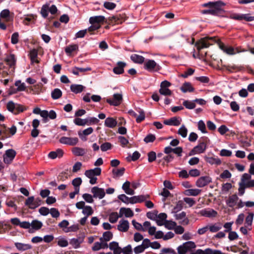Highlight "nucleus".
<instances>
[{
    "label": "nucleus",
    "mask_w": 254,
    "mask_h": 254,
    "mask_svg": "<svg viewBox=\"0 0 254 254\" xmlns=\"http://www.w3.org/2000/svg\"><path fill=\"white\" fill-rule=\"evenodd\" d=\"M225 3L221 0L210 1L203 4V7H208L209 9H204L201 13L204 14H211L215 16H222L225 13L223 9Z\"/></svg>",
    "instance_id": "f257e3e1"
},
{
    "label": "nucleus",
    "mask_w": 254,
    "mask_h": 254,
    "mask_svg": "<svg viewBox=\"0 0 254 254\" xmlns=\"http://www.w3.org/2000/svg\"><path fill=\"white\" fill-rule=\"evenodd\" d=\"M209 40L214 43H217L219 48L224 52L225 51L226 46L219 39L217 40L215 37H205L197 41L195 44L197 50L199 51L203 48L209 47L210 45H212V44L209 43Z\"/></svg>",
    "instance_id": "f03ea898"
},
{
    "label": "nucleus",
    "mask_w": 254,
    "mask_h": 254,
    "mask_svg": "<svg viewBox=\"0 0 254 254\" xmlns=\"http://www.w3.org/2000/svg\"><path fill=\"white\" fill-rule=\"evenodd\" d=\"M7 109L15 115H17L26 110L27 108L22 105L15 104L13 101H9L6 105Z\"/></svg>",
    "instance_id": "7ed1b4c3"
},
{
    "label": "nucleus",
    "mask_w": 254,
    "mask_h": 254,
    "mask_svg": "<svg viewBox=\"0 0 254 254\" xmlns=\"http://www.w3.org/2000/svg\"><path fill=\"white\" fill-rule=\"evenodd\" d=\"M144 68L150 72L159 71L161 67L153 60H146L144 63Z\"/></svg>",
    "instance_id": "20e7f679"
},
{
    "label": "nucleus",
    "mask_w": 254,
    "mask_h": 254,
    "mask_svg": "<svg viewBox=\"0 0 254 254\" xmlns=\"http://www.w3.org/2000/svg\"><path fill=\"white\" fill-rule=\"evenodd\" d=\"M196 247L193 242L188 241L179 246L177 248L178 254H185Z\"/></svg>",
    "instance_id": "39448f33"
},
{
    "label": "nucleus",
    "mask_w": 254,
    "mask_h": 254,
    "mask_svg": "<svg viewBox=\"0 0 254 254\" xmlns=\"http://www.w3.org/2000/svg\"><path fill=\"white\" fill-rule=\"evenodd\" d=\"M42 200L40 197L35 198L33 196L28 197L25 202V205L31 209H34L41 204Z\"/></svg>",
    "instance_id": "423d86ee"
},
{
    "label": "nucleus",
    "mask_w": 254,
    "mask_h": 254,
    "mask_svg": "<svg viewBox=\"0 0 254 254\" xmlns=\"http://www.w3.org/2000/svg\"><path fill=\"white\" fill-rule=\"evenodd\" d=\"M231 19L241 21L245 20L247 21H253L254 20V16H251L250 14H238L236 13H231L230 16Z\"/></svg>",
    "instance_id": "0eeeda50"
},
{
    "label": "nucleus",
    "mask_w": 254,
    "mask_h": 254,
    "mask_svg": "<svg viewBox=\"0 0 254 254\" xmlns=\"http://www.w3.org/2000/svg\"><path fill=\"white\" fill-rule=\"evenodd\" d=\"M123 95L121 93H116L113 96V98H108L106 102L111 106H118L123 101Z\"/></svg>",
    "instance_id": "6e6552de"
},
{
    "label": "nucleus",
    "mask_w": 254,
    "mask_h": 254,
    "mask_svg": "<svg viewBox=\"0 0 254 254\" xmlns=\"http://www.w3.org/2000/svg\"><path fill=\"white\" fill-rule=\"evenodd\" d=\"M16 154V151L9 149L5 151V155L3 156V160L5 163L9 164L13 160Z\"/></svg>",
    "instance_id": "1a4fd4ad"
},
{
    "label": "nucleus",
    "mask_w": 254,
    "mask_h": 254,
    "mask_svg": "<svg viewBox=\"0 0 254 254\" xmlns=\"http://www.w3.org/2000/svg\"><path fill=\"white\" fill-rule=\"evenodd\" d=\"M59 141L61 143L64 144L73 146L78 143V139L77 137H68L63 136L60 139Z\"/></svg>",
    "instance_id": "9d476101"
},
{
    "label": "nucleus",
    "mask_w": 254,
    "mask_h": 254,
    "mask_svg": "<svg viewBox=\"0 0 254 254\" xmlns=\"http://www.w3.org/2000/svg\"><path fill=\"white\" fill-rule=\"evenodd\" d=\"M212 179L208 176L200 177L196 182V186L199 188H202L207 186L211 182Z\"/></svg>",
    "instance_id": "9b49d317"
},
{
    "label": "nucleus",
    "mask_w": 254,
    "mask_h": 254,
    "mask_svg": "<svg viewBox=\"0 0 254 254\" xmlns=\"http://www.w3.org/2000/svg\"><path fill=\"white\" fill-rule=\"evenodd\" d=\"M206 149V145L203 143L199 142L189 153V155H193L195 154H200L204 152Z\"/></svg>",
    "instance_id": "f8f14e48"
},
{
    "label": "nucleus",
    "mask_w": 254,
    "mask_h": 254,
    "mask_svg": "<svg viewBox=\"0 0 254 254\" xmlns=\"http://www.w3.org/2000/svg\"><path fill=\"white\" fill-rule=\"evenodd\" d=\"M91 192L93 194L94 197H98L99 199L103 198L105 195L104 189L98 187H93L91 189Z\"/></svg>",
    "instance_id": "ddd939ff"
},
{
    "label": "nucleus",
    "mask_w": 254,
    "mask_h": 254,
    "mask_svg": "<svg viewBox=\"0 0 254 254\" xmlns=\"http://www.w3.org/2000/svg\"><path fill=\"white\" fill-rule=\"evenodd\" d=\"M127 66V63L119 61L117 62L116 66L113 68V71L116 74H121L124 72V68Z\"/></svg>",
    "instance_id": "4468645a"
},
{
    "label": "nucleus",
    "mask_w": 254,
    "mask_h": 254,
    "mask_svg": "<svg viewBox=\"0 0 254 254\" xmlns=\"http://www.w3.org/2000/svg\"><path fill=\"white\" fill-rule=\"evenodd\" d=\"M150 197L149 195H140L133 196L129 198V203L134 204L136 203H141L144 201L146 199Z\"/></svg>",
    "instance_id": "2eb2a0df"
},
{
    "label": "nucleus",
    "mask_w": 254,
    "mask_h": 254,
    "mask_svg": "<svg viewBox=\"0 0 254 254\" xmlns=\"http://www.w3.org/2000/svg\"><path fill=\"white\" fill-rule=\"evenodd\" d=\"M101 174V169L99 167H96L93 169L88 170L85 172V175L87 178L94 177L95 176H100Z\"/></svg>",
    "instance_id": "dca6fc26"
},
{
    "label": "nucleus",
    "mask_w": 254,
    "mask_h": 254,
    "mask_svg": "<svg viewBox=\"0 0 254 254\" xmlns=\"http://www.w3.org/2000/svg\"><path fill=\"white\" fill-rule=\"evenodd\" d=\"M31 228L29 230L28 232L30 233H33L34 231L40 229L43 226V223L38 220H33L31 223Z\"/></svg>",
    "instance_id": "f3484780"
},
{
    "label": "nucleus",
    "mask_w": 254,
    "mask_h": 254,
    "mask_svg": "<svg viewBox=\"0 0 254 254\" xmlns=\"http://www.w3.org/2000/svg\"><path fill=\"white\" fill-rule=\"evenodd\" d=\"M93 131V129L91 127H88L87 128L83 130V131H79L78 132V134L81 139L83 141H86L87 140V138L86 136L88 135L91 134Z\"/></svg>",
    "instance_id": "a211bd4d"
},
{
    "label": "nucleus",
    "mask_w": 254,
    "mask_h": 254,
    "mask_svg": "<svg viewBox=\"0 0 254 254\" xmlns=\"http://www.w3.org/2000/svg\"><path fill=\"white\" fill-rule=\"evenodd\" d=\"M124 215L126 217H131L133 216V212L129 208L122 207L119 212V216L122 217Z\"/></svg>",
    "instance_id": "6ab92c4d"
},
{
    "label": "nucleus",
    "mask_w": 254,
    "mask_h": 254,
    "mask_svg": "<svg viewBox=\"0 0 254 254\" xmlns=\"http://www.w3.org/2000/svg\"><path fill=\"white\" fill-rule=\"evenodd\" d=\"M129 228V223L127 220H121L118 226V229L121 232H127Z\"/></svg>",
    "instance_id": "aec40b11"
},
{
    "label": "nucleus",
    "mask_w": 254,
    "mask_h": 254,
    "mask_svg": "<svg viewBox=\"0 0 254 254\" xmlns=\"http://www.w3.org/2000/svg\"><path fill=\"white\" fill-rule=\"evenodd\" d=\"M200 213L202 216L207 217H215L217 215V212L213 209H203Z\"/></svg>",
    "instance_id": "412c9836"
},
{
    "label": "nucleus",
    "mask_w": 254,
    "mask_h": 254,
    "mask_svg": "<svg viewBox=\"0 0 254 254\" xmlns=\"http://www.w3.org/2000/svg\"><path fill=\"white\" fill-rule=\"evenodd\" d=\"M118 124V122L116 119L112 117H108L105 121V126L108 127L114 128Z\"/></svg>",
    "instance_id": "4be33fe9"
},
{
    "label": "nucleus",
    "mask_w": 254,
    "mask_h": 254,
    "mask_svg": "<svg viewBox=\"0 0 254 254\" xmlns=\"http://www.w3.org/2000/svg\"><path fill=\"white\" fill-rule=\"evenodd\" d=\"M180 89L183 93L192 92L194 91V88L192 86L191 83L188 82H185L182 85Z\"/></svg>",
    "instance_id": "5701e85b"
},
{
    "label": "nucleus",
    "mask_w": 254,
    "mask_h": 254,
    "mask_svg": "<svg viewBox=\"0 0 254 254\" xmlns=\"http://www.w3.org/2000/svg\"><path fill=\"white\" fill-rule=\"evenodd\" d=\"M105 19V17L102 15L92 16L89 18V22L91 24H99L100 23L104 22Z\"/></svg>",
    "instance_id": "b1692460"
},
{
    "label": "nucleus",
    "mask_w": 254,
    "mask_h": 254,
    "mask_svg": "<svg viewBox=\"0 0 254 254\" xmlns=\"http://www.w3.org/2000/svg\"><path fill=\"white\" fill-rule=\"evenodd\" d=\"M15 247L20 251H25L32 249V246L29 244H26L19 242L14 243Z\"/></svg>",
    "instance_id": "393cba45"
},
{
    "label": "nucleus",
    "mask_w": 254,
    "mask_h": 254,
    "mask_svg": "<svg viewBox=\"0 0 254 254\" xmlns=\"http://www.w3.org/2000/svg\"><path fill=\"white\" fill-rule=\"evenodd\" d=\"M164 124L168 126H178L181 124V122L177 117H173L164 120Z\"/></svg>",
    "instance_id": "a878e982"
},
{
    "label": "nucleus",
    "mask_w": 254,
    "mask_h": 254,
    "mask_svg": "<svg viewBox=\"0 0 254 254\" xmlns=\"http://www.w3.org/2000/svg\"><path fill=\"white\" fill-rule=\"evenodd\" d=\"M239 199V197L236 194H233L230 196L228 199L226 200V204L230 207H233L236 204L237 200Z\"/></svg>",
    "instance_id": "bb28decb"
},
{
    "label": "nucleus",
    "mask_w": 254,
    "mask_h": 254,
    "mask_svg": "<svg viewBox=\"0 0 254 254\" xmlns=\"http://www.w3.org/2000/svg\"><path fill=\"white\" fill-rule=\"evenodd\" d=\"M85 87L80 84H72L70 86V90L75 94L82 92Z\"/></svg>",
    "instance_id": "cd10ccee"
},
{
    "label": "nucleus",
    "mask_w": 254,
    "mask_h": 254,
    "mask_svg": "<svg viewBox=\"0 0 254 254\" xmlns=\"http://www.w3.org/2000/svg\"><path fill=\"white\" fill-rule=\"evenodd\" d=\"M130 59L135 63L142 64L144 63L145 58L137 54H133L130 56Z\"/></svg>",
    "instance_id": "c85d7f7f"
},
{
    "label": "nucleus",
    "mask_w": 254,
    "mask_h": 254,
    "mask_svg": "<svg viewBox=\"0 0 254 254\" xmlns=\"http://www.w3.org/2000/svg\"><path fill=\"white\" fill-rule=\"evenodd\" d=\"M4 61L9 65L10 67H12L15 64L16 59L13 54H10L7 56L4 60Z\"/></svg>",
    "instance_id": "c756f323"
},
{
    "label": "nucleus",
    "mask_w": 254,
    "mask_h": 254,
    "mask_svg": "<svg viewBox=\"0 0 254 254\" xmlns=\"http://www.w3.org/2000/svg\"><path fill=\"white\" fill-rule=\"evenodd\" d=\"M125 171V169L124 167L121 168L119 169L115 168L113 169L112 170V173L113 175V177L114 178H117L118 177H121L124 174Z\"/></svg>",
    "instance_id": "7c9ffc66"
},
{
    "label": "nucleus",
    "mask_w": 254,
    "mask_h": 254,
    "mask_svg": "<svg viewBox=\"0 0 254 254\" xmlns=\"http://www.w3.org/2000/svg\"><path fill=\"white\" fill-rule=\"evenodd\" d=\"M113 237V234L111 231H106L103 233V237L100 238L101 242H108L111 240Z\"/></svg>",
    "instance_id": "2f4dec72"
},
{
    "label": "nucleus",
    "mask_w": 254,
    "mask_h": 254,
    "mask_svg": "<svg viewBox=\"0 0 254 254\" xmlns=\"http://www.w3.org/2000/svg\"><path fill=\"white\" fill-rule=\"evenodd\" d=\"M62 96V92L59 88H55L51 93V97L54 99H58Z\"/></svg>",
    "instance_id": "473e14b6"
},
{
    "label": "nucleus",
    "mask_w": 254,
    "mask_h": 254,
    "mask_svg": "<svg viewBox=\"0 0 254 254\" xmlns=\"http://www.w3.org/2000/svg\"><path fill=\"white\" fill-rule=\"evenodd\" d=\"M72 153L76 156H82L86 153V152L84 149L76 147L72 149Z\"/></svg>",
    "instance_id": "72a5a7b5"
},
{
    "label": "nucleus",
    "mask_w": 254,
    "mask_h": 254,
    "mask_svg": "<svg viewBox=\"0 0 254 254\" xmlns=\"http://www.w3.org/2000/svg\"><path fill=\"white\" fill-rule=\"evenodd\" d=\"M201 192V190L198 189H189L185 191V194L187 195L196 196Z\"/></svg>",
    "instance_id": "f704fd0d"
},
{
    "label": "nucleus",
    "mask_w": 254,
    "mask_h": 254,
    "mask_svg": "<svg viewBox=\"0 0 254 254\" xmlns=\"http://www.w3.org/2000/svg\"><path fill=\"white\" fill-rule=\"evenodd\" d=\"M206 161L212 165V164H216L217 165L221 164V161L219 158H215L212 157H206L205 159Z\"/></svg>",
    "instance_id": "c9c22d12"
},
{
    "label": "nucleus",
    "mask_w": 254,
    "mask_h": 254,
    "mask_svg": "<svg viewBox=\"0 0 254 254\" xmlns=\"http://www.w3.org/2000/svg\"><path fill=\"white\" fill-rule=\"evenodd\" d=\"M78 46L76 44L71 45L67 46L65 49V52L67 54H70L73 52L77 50Z\"/></svg>",
    "instance_id": "e433bc0d"
},
{
    "label": "nucleus",
    "mask_w": 254,
    "mask_h": 254,
    "mask_svg": "<svg viewBox=\"0 0 254 254\" xmlns=\"http://www.w3.org/2000/svg\"><path fill=\"white\" fill-rule=\"evenodd\" d=\"M137 111L139 113V115L136 116V121L137 123H139L145 119V113L144 111L141 109H139V110Z\"/></svg>",
    "instance_id": "4c0bfd02"
},
{
    "label": "nucleus",
    "mask_w": 254,
    "mask_h": 254,
    "mask_svg": "<svg viewBox=\"0 0 254 254\" xmlns=\"http://www.w3.org/2000/svg\"><path fill=\"white\" fill-rule=\"evenodd\" d=\"M183 105L188 109H193L195 107V104L193 101L185 100L183 102Z\"/></svg>",
    "instance_id": "58836bf2"
},
{
    "label": "nucleus",
    "mask_w": 254,
    "mask_h": 254,
    "mask_svg": "<svg viewBox=\"0 0 254 254\" xmlns=\"http://www.w3.org/2000/svg\"><path fill=\"white\" fill-rule=\"evenodd\" d=\"M165 227L168 230H173L177 225V223L171 220H166L164 223Z\"/></svg>",
    "instance_id": "ea45409f"
},
{
    "label": "nucleus",
    "mask_w": 254,
    "mask_h": 254,
    "mask_svg": "<svg viewBox=\"0 0 254 254\" xmlns=\"http://www.w3.org/2000/svg\"><path fill=\"white\" fill-rule=\"evenodd\" d=\"M82 212L88 217L93 213V210L90 206H85L83 209Z\"/></svg>",
    "instance_id": "a19ab883"
},
{
    "label": "nucleus",
    "mask_w": 254,
    "mask_h": 254,
    "mask_svg": "<svg viewBox=\"0 0 254 254\" xmlns=\"http://www.w3.org/2000/svg\"><path fill=\"white\" fill-rule=\"evenodd\" d=\"M68 178V175L67 173V171H63L59 174L58 176L57 177V179L58 181H64Z\"/></svg>",
    "instance_id": "79ce46f5"
},
{
    "label": "nucleus",
    "mask_w": 254,
    "mask_h": 254,
    "mask_svg": "<svg viewBox=\"0 0 254 254\" xmlns=\"http://www.w3.org/2000/svg\"><path fill=\"white\" fill-rule=\"evenodd\" d=\"M119 217H120L119 215L118 214V213L116 212H112L109 215V221L112 223H116Z\"/></svg>",
    "instance_id": "37998d69"
},
{
    "label": "nucleus",
    "mask_w": 254,
    "mask_h": 254,
    "mask_svg": "<svg viewBox=\"0 0 254 254\" xmlns=\"http://www.w3.org/2000/svg\"><path fill=\"white\" fill-rule=\"evenodd\" d=\"M209 230L211 232L214 233L218 232L222 228L219 224L215 223L214 225L208 226Z\"/></svg>",
    "instance_id": "c03bdc74"
},
{
    "label": "nucleus",
    "mask_w": 254,
    "mask_h": 254,
    "mask_svg": "<svg viewBox=\"0 0 254 254\" xmlns=\"http://www.w3.org/2000/svg\"><path fill=\"white\" fill-rule=\"evenodd\" d=\"M116 3L109 1H105L103 4L104 7L106 9L110 10L114 9L116 8Z\"/></svg>",
    "instance_id": "a18cd8bd"
},
{
    "label": "nucleus",
    "mask_w": 254,
    "mask_h": 254,
    "mask_svg": "<svg viewBox=\"0 0 254 254\" xmlns=\"http://www.w3.org/2000/svg\"><path fill=\"white\" fill-rule=\"evenodd\" d=\"M49 5L44 4L42 6L41 10V13L44 18H47L48 15Z\"/></svg>",
    "instance_id": "49530a36"
},
{
    "label": "nucleus",
    "mask_w": 254,
    "mask_h": 254,
    "mask_svg": "<svg viewBox=\"0 0 254 254\" xmlns=\"http://www.w3.org/2000/svg\"><path fill=\"white\" fill-rule=\"evenodd\" d=\"M226 69L229 71L230 72H233L235 71L240 70L241 68L240 67L236 66L235 65H224Z\"/></svg>",
    "instance_id": "de8ad7c7"
},
{
    "label": "nucleus",
    "mask_w": 254,
    "mask_h": 254,
    "mask_svg": "<svg viewBox=\"0 0 254 254\" xmlns=\"http://www.w3.org/2000/svg\"><path fill=\"white\" fill-rule=\"evenodd\" d=\"M198 128L203 133L207 132L206 128V126L204 122L202 120H200L198 122Z\"/></svg>",
    "instance_id": "09e8293b"
},
{
    "label": "nucleus",
    "mask_w": 254,
    "mask_h": 254,
    "mask_svg": "<svg viewBox=\"0 0 254 254\" xmlns=\"http://www.w3.org/2000/svg\"><path fill=\"white\" fill-rule=\"evenodd\" d=\"M15 85L17 86V91H23L26 89V86L24 83H21L20 80H17L15 82Z\"/></svg>",
    "instance_id": "8fccbe9b"
},
{
    "label": "nucleus",
    "mask_w": 254,
    "mask_h": 254,
    "mask_svg": "<svg viewBox=\"0 0 254 254\" xmlns=\"http://www.w3.org/2000/svg\"><path fill=\"white\" fill-rule=\"evenodd\" d=\"M254 214L252 212L249 213V215L246 217L245 223L248 226H251L254 219Z\"/></svg>",
    "instance_id": "3c124183"
},
{
    "label": "nucleus",
    "mask_w": 254,
    "mask_h": 254,
    "mask_svg": "<svg viewBox=\"0 0 254 254\" xmlns=\"http://www.w3.org/2000/svg\"><path fill=\"white\" fill-rule=\"evenodd\" d=\"M112 144L111 143L106 142L103 143L102 144H101L100 148H101V150L102 151L105 152L108 150L111 149L112 148Z\"/></svg>",
    "instance_id": "603ef678"
},
{
    "label": "nucleus",
    "mask_w": 254,
    "mask_h": 254,
    "mask_svg": "<svg viewBox=\"0 0 254 254\" xmlns=\"http://www.w3.org/2000/svg\"><path fill=\"white\" fill-rule=\"evenodd\" d=\"M159 92L160 94L164 96H170L172 94V92L168 88H160Z\"/></svg>",
    "instance_id": "864d4df0"
},
{
    "label": "nucleus",
    "mask_w": 254,
    "mask_h": 254,
    "mask_svg": "<svg viewBox=\"0 0 254 254\" xmlns=\"http://www.w3.org/2000/svg\"><path fill=\"white\" fill-rule=\"evenodd\" d=\"M148 161L149 163L154 161L157 158L156 154L154 151H150L148 153Z\"/></svg>",
    "instance_id": "5fc2aeb1"
},
{
    "label": "nucleus",
    "mask_w": 254,
    "mask_h": 254,
    "mask_svg": "<svg viewBox=\"0 0 254 254\" xmlns=\"http://www.w3.org/2000/svg\"><path fill=\"white\" fill-rule=\"evenodd\" d=\"M156 139L155 135L153 134H148L143 139L144 141L146 143L153 142Z\"/></svg>",
    "instance_id": "6e6d98bb"
},
{
    "label": "nucleus",
    "mask_w": 254,
    "mask_h": 254,
    "mask_svg": "<svg viewBox=\"0 0 254 254\" xmlns=\"http://www.w3.org/2000/svg\"><path fill=\"white\" fill-rule=\"evenodd\" d=\"M188 130L187 128L183 125L178 130V134L183 137H186L187 135Z\"/></svg>",
    "instance_id": "4d7b16f0"
},
{
    "label": "nucleus",
    "mask_w": 254,
    "mask_h": 254,
    "mask_svg": "<svg viewBox=\"0 0 254 254\" xmlns=\"http://www.w3.org/2000/svg\"><path fill=\"white\" fill-rule=\"evenodd\" d=\"M35 17L33 14L27 15L23 20V23L25 25H28L30 22L33 21Z\"/></svg>",
    "instance_id": "13d9d810"
},
{
    "label": "nucleus",
    "mask_w": 254,
    "mask_h": 254,
    "mask_svg": "<svg viewBox=\"0 0 254 254\" xmlns=\"http://www.w3.org/2000/svg\"><path fill=\"white\" fill-rule=\"evenodd\" d=\"M29 55L31 62L34 63V60L36 59L38 56L37 50L35 49L32 50L30 52Z\"/></svg>",
    "instance_id": "bf43d9fd"
},
{
    "label": "nucleus",
    "mask_w": 254,
    "mask_h": 254,
    "mask_svg": "<svg viewBox=\"0 0 254 254\" xmlns=\"http://www.w3.org/2000/svg\"><path fill=\"white\" fill-rule=\"evenodd\" d=\"M120 16H121L120 14L113 15L112 16L109 17L108 18V19H109V21H110L111 23H113L114 22L118 23L121 22Z\"/></svg>",
    "instance_id": "052dcab7"
},
{
    "label": "nucleus",
    "mask_w": 254,
    "mask_h": 254,
    "mask_svg": "<svg viewBox=\"0 0 254 254\" xmlns=\"http://www.w3.org/2000/svg\"><path fill=\"white\" fill-rule=\"evenodd\" d=\"M19 33L17 32H14L11 35V42L12 44H16L18 42Z\"/></svg>",
    "instance_id": "680f3d73"
},
{
    "label": "nucleus",
    "mask_w": 254,
    "mask_h": 254,
    "mask_svg": "<svg viewBox=\"0 0 254 254\" xmlns=\"http://www.w3.org/2000/svg\"><path fill=\"white\" fill-rule=\"evenodd\" d=\"M194 72V69L189 68L184 73L181 75V76L184 78H187L189 76L191 75Z\"/></svg>",
    "instance_id": "e2e57ef3"
},
{
    "label": "nucleus",
    "mask_w": 254,
    "mask_h": 254,
    "mask_svg": "<svg viewBox=\"0 0 254 254\" xmlns=\"http://www.w3.org/2000/svg\"><path fill=\"white\" fill-rule=\"evenodd\" d=\"M93 197L90 194L84 193L82 195L83 198L88 203H92L94 201Z\"/></svg>",
    "instance_id": "0e129e2a"
},
{
    "label": "nucleus",
    "mask_w": 254,
    "mask_h": 254,
    "mask_svg": "<svg viewBox=\"0 0 254 254\" xmlns=\"http://www.w3.org/2000/svg\"><path fill=\"white\" fill-rule=\"evenodd\" d=\"M118 198L121 200L122 202L126 204H128L129 203V198L126 196L125 194H122L119 195Z\"/></svg>",
    "instance_id": "69168bd1"
},
{
    "label": "nucleus",
    "mask_w": 254,
    "mask_h": 254,
    "mask_svg": "<svg viewBox=\"0 0 254 254\" xmlns=\"http://www.w3.org/2000/svg\"><path fill=\"white\" fill-rule=\"evenodd\" d=\"M132 224L136 230L138 231H145V229L143 228L141 224L137 222L135 220H133L132 221Z\"/></svg>",
    "instance_id": "338daca9"
},
{
    "label": "nucleus",
    "mask_w": 254,
    "mask_h": 254,
    "mask_svg": "<svg viewBox=\"0 0 254 254\" xmlns=\"http://www.w3.org/2000/svg\"><path fill=\"white\" fill-rule=\"evenodd\" d=\"M50 213H51L52 216L54 218H58L60 215L58 210L55 208H52L50 209Z\"/></svg>",
    "instance_id": "774afa93"
}]
</instances>
